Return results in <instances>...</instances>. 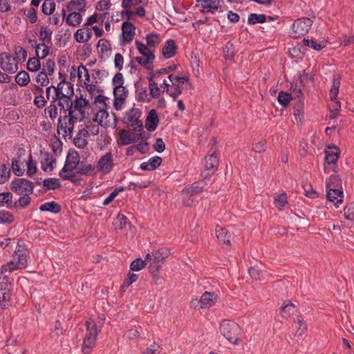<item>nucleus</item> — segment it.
<instances>
[{"mask_svg":"<svg viewBox=\"0 0 354 354\" xmlns=\"http://www.w3.org/2000/svg\"><path fill=\"white\" fill-rule=\"evenodd\" d=\"M68 115L60 116L58 118L57 132L59 135L62 134V137L66 138V136L72 138L75 122L77 118L73 115V102L68 103L67 106Z\"/></svg>","mask_w":354,"mask_h":354,"instance_id":"nucleus-1","label":"nucleus"},{"mask_svg":"<svg viewBox=\"0 0 354 354\" xmlns=\"http://www.w3.org/2000/svg\"><path fill=\"white\" fill-rule=\"evenodd\" d=\"M219 328L221 335L233 344H239L242 341L239 337L241 328L235 322L224 319L221 322Z\"/></svg>","mask_w":354,"mask_h":354,"instance_id":"nucleus-2","label":"nucleus"},{"mask_svg":"<svg viewBox=\"0 0 354 354\" xmlns=\"http://www.w3.org/2000/svg\"><path fill=\"white\" fill-rule=\"evenodd\" d=\"M85 326L86 333L83 340L82 351L84 354H90L91 350L95 346L97 337L100 332V329L97 328L96 323L91 319L86 321Z\"/></svg>","mask_w":354,"mask_h":354,"instance_id":"nucleus-3","label":"nucleus"},{"mask_svg":"<svg viewBox=\"0 0 354 354\" xmlns=\"http://www.w3.org/2000/svg\"><path fill=\"white\" fill-rule=\"evenodd\" d=\"M135 45L138 52L142 55V57H136L135 60L145 69L149 70L150 65L153 64L156 58L153 50L138 40L135 41Z\"/></svg>","mask_w":354,"mask_h":354,"instance_id":"nucleus-4","label":"nucleus"},{"mask_svg":"<svg viewBox=\"0 0 354 354\" xmlns=\"http://www.w3.org/2000/svg\"><path fill=\"white\" fill-rule=\"evenodd\" d=\"M52 87L55 90V96L52 97L53 102L64 98H66L64 101L67 104L71 102L70 99L74 95L73 84L64 79L57 86H52Z\"/></svg>","mask_w":354,"mask_h":354,"instance_id":"nucleus-5","label":"nucleus"},{"mask_svg":"<svg viewBox=\"0 0 354 354\" xmlns=\"http://www.w3.org/2000/svg\"><path fill=\"white\" fill-rule=\"evenodd\" d=\"M10 189L17 195L31 194L34 185L26 178H15L10 183Z\"/></svg>","mask_w":354,"mask_h":354,"instance_id":"nucleus-6","label":"nucleus"},{"mask_svg":"<svg viewBox=\"0 0 354 354\" xmlns=\"http://www.w3.org/2000/svg\"><path fill=\"white\" fill-rule=\"evenodd\" d=\"M313 22V19L308 17H302L296 19L292 26V37L298 38L306 35L309 31Z\"/></svg>","mask_w":354,"mask_h":354,"instance_id":"nucleus-7","label":"nucleus"},{"mask_svg":"<svg viewBox=\"0 0 354 354\" xmlns=\"http://www.w3.org/2000/svg\"><path fill=\"white\" fill-rule=\"evenodd\" d=\"M141 111L138 109H131L127 111L124 115V120L128 123L135 131H140L142 129L143 125L140 118Z\"/></svg>","mask_w":354,"mask_h":354,"instance_id":"nucleus-8","label":"nucleus"},{"mask_svg":"<svg viewBox=\"0 0 354 354\" xmlns=\"http://www.w3.org/2000/svg\"><path fill=\"white\" fill-rule=\"evenodd\" d=\"M0 66L9 73H15L18 70V63L11 55L7 53H0Z\"/></svg>","mask_w":354,"mask_h":354,"instance_id":"nucleus-9","label":"nucleus"},{"mask_svg":"<svg viewBox=\"0 0 354 354\" xmlns=\"http://www.w3.org/2000/svg\"><path fill=\"white\" fill-rule=\"evenodd\" d=\"M205 160V170L201 173V176L206 179L214 174L218 167L219 160L215 153L206 156Z\"/></svg>","mask_w":354,"mask_h":354,"instance_id":"nucleus-10","label":"nucleus"},{"mask_svg":"<svg viewBox=\"0 0 354 354\" xmlns=\"http://www.w3.org/2000/svg\"><path fill=\"white\" fill-rule=\"evenodd\" d=\"M114 167L113 155L111 152H107L102 156L97 162V171L103 174H109Z\"/></svg>","mask_w":354,"mask_h":354,"instance_id":"nucleus-11","label":"nucleus"},{"mask_svg":"<svg viewBox=\"0 0 354 354\" xmlns=\"http://www.w3.org/2000/svg\"><path fill=\"white\" fill-rule=\"evenodd\" d=\"M339 156V150L337 147H328V149L325 151V162L327 164V165H324V171L326 173L330 172V169L328 166L331 165L332 167L335 166Z\"/></svg>","mask_w":354,"mask_h":354,"instance_id":"nucleus-12","label":"nucleus"},{"mask_svg":"<svg viewBox=\"0 0 354 354\" xmlns=\"http://www.w3.org/2000/svg\"><path fill=\"white\" fill-rule=\"evenodd\" d=\"M197 2L201 3V12L202 13H215V12L223 3V0H196Z\"/></svg>","mask_w":354,"mask_h":354,"instance_id":"nucleus-13","label":"nucleus"},{"mask_svg":"<svg viewBox=\"0 0 354 354\" xmlns=\"http://www.w3.org/2000/svg\"><path fill=\"white\" fill-rule=\"evenodd\" d=\"M204 185H200L198 183H194L192 185L185 187L183 189V203L186 206H190L192 202L189 200L186 201V198H190L194 195L198 194L203 190Z\"/></svg>","mask_w":354,"mask_h":354,"instance_id":"nucleus-14","label":"nucleus"},{"mask_svg":"<svg viewBox=\"0 0 354 354\" xmlns=\"http://www.w3.org/2000/svg\"><path fill=\"white\" fill-rule=\"evenodd\" d=\"M78 166L75 162H70L69 158H66L64 167L59 171V176L63 180H72L73 176H68L67 174L76 171Z\"/></svg>","mask_w":354,"mask_h":354,"instance_id":"nucleus-15","label":"nucleus"},{"mask_svg":"<svg viewBox=\"0 0 354 354\" xmlns=\"http://www.w3.org/2000/svg\"><path fill=\"white\" fill-rule=\"evenodd\" d=\"M122 32L124 41L130 42L136 35V26L130 21H124L122 24Z\"/></svg>","mask_w":354,"mask_h":354,"instance_id":"nucleus-16","label":"nucleus"},{"mask_svg":"<svg viewBox=\"0 0 354 354\" xmlns=\"http://www.w3.org/2000/svg\"><path fill=\"white\" fill-rule=\"evenodd\" d=\"M159 123V118L155 109H151L145 120V128L149 131H153L156 129Z\"/></svg>","mask_w":354,"mask_h":354,"instance_id":"nucleus-17","label":"nucleus"},{"mask_svg":"<svg viewBox=\"0 0 354 354\" xmlns=\"http://www.w3.org/2000/svg\"><path fill=\"white\" fill-rule=\"evenodd\" d=\"M327 198L331 202H335V205L338 207V203H342L343 201V192L339 188H326Z\"/></svg>","mask_w":354,"mask_h":354,"instance_id":"nucleus-18","label":"nucleus"},{"mask_svg":"<svg viewBox=\"0 0 354 354\" xmlns=\"http://www.w3.org/2000/svg\"><path fill=\"white\" fill-rule=\"evenodd\" d=\"M176 50L177 46L175 41L174 39H169L165 43L162 48V54L165 58L169 59L176 55Z\"/></svg>","mask_w":354,"mask_h":354,"instance_id":"nucleus-19","label":"nucleus"},{"mask_svg":"<svg viewBox=\"0 0 354 354\" xmlns=\"http://www.w3.org/2000/svg\"><path fill=\"white\" fill-rule=\"evenodd\" d=\"M170 254V251L167 248H162L155 251L151 257V264H158L161 263L164 259L167 258Z\"/></svg>","mask_w":354,"mask_h":354,"instance_id":"nucleus-20","label":"nucleus"},{"mask_svg":"<svg viewBox=\"0 0 354 354\" xmlns=\"http://www.w3.org/2000/svg\"><path fill=\"white\" fill-rule=\"evenodd\" d=\"M162 162V158L160 156H154L149 159L148 161L141 163L140 168L143 171H152L157 169Z\"/></svg>","mask_w":354,"mask_h":354,"instance_id":"nucleus-21","label":"nucleus"},{"mask_svg":"<svg viewBox=\"0 0 354 354\" xmlns=\"http://www.w3.org/2000/svg\"><path fill=\"white\" fill-rule=\"evenodd\" d=\"M142 133H130L128 134L125 130L120 132V137L123 141L124 144L127 145L131 143H134L140 139H143Z\"/></svg>","mask_w":354,"mask_h":354,"instance_id":"nucleus-22","label":"nucleus"},{"mask_svg":"<svg viewBox=\"0 0 354 354\" xmlns=\"http://www.w3.org/2000/svg\"><path fill=\"white\" fill-rule=\"evenodd\" d=\"M216 295L214 292H205L201 297V308L214 305Z\"/></svg>","mask_w":354,"mask_h":354,"instance_id":"nucleus-23","label":"nucleus"},{"mask_svg":"<svg viewBox=\"0 0 354 354\" xmlns=\"http://www.w3.org/2000/svg\"><path fill=\"white\" fill-rule=\"evenodd\" d=\"M136 86V97L139 102H150L151 96L150 93L149 94L147 92V89L146 87H141L138 85V83L136 82L135 84Z\"/></svg>","mask_w":354,"mask_h":354,"instance_id":"nucleus-24","label":"nucleus"},{"mask_svg":"<svg viewBox=\"0 0 354 354\" xmlns=\"http://www.w3.org/2000/svg\"><path fill=\"white\" fill-rule=\"evenodd\" d=\"M61 206L55 201L46 202L39 207L41 212H49L53 214H58L61 212Z\"/></svg>","mask_w":354,"mask_h":354,"instance_id":"nucleus-25","label":"nucleus"},{"mask_svg":"<svg viewBox=\"0 0 354 354\" xmlns=\"http://www.w3.org/2000/svg\"><path fill=\"white\" fill-rule=\"evenodd\" d=\"M30 194H24L20 195L21 196L19 198V199L13 202L12 201V209H25L27 207L30 202H31V198L30 197Z\"/></svg>","mask_w":354,"mask_h":354,"instance_id":"nucleus-26","label":"nucleus"},{"mask_svg":"<svg viewBox=\"0 0 354 354\" xmlns=\"http://www.w3.org/2000/svg\"><path fill=\"white\" fill-rule=\"evenodd\" d=\"M216 234L221 243L224 245L230 244L231 234L227 231V230L217 227L216 228Z\"/></svg>","mask_w":354,"mask_h":354,"instance_id":"nucleus-27","label":"nucleus"},{"mask_svg":"<svg viewBox=\"0 0 354 354\" xmlns=\"http://www.w3.org/2000/svg\"><path fill=\"white\" fill-rule=\"evenodd\" d=\"M152 74H149V88L150 91V96L152 98H157L160 94V90L158 86V84L153 80L156 78Z\"/></svg>","mask_w":354,"mask_h":354,"instance_id":"nucleus-28","label":"nucleus"},{"mask_svg":"<svg viewBox=\"0 0 354 354\" xmlns=\"http://www.w3.org/2000/svg\"><path fill=\"white\" fill-rule=\"evenodd\" d=\"M82 135L84 136H86L88 135V131L85 129L80 130L73 140L74 145L80 149H83L88 145V141L86 138H82Z\"/></svg>","mask_w":354,"mask_h":354,"instance_id":"nucleus-29","label":"nucleus"},{"mask_svg":"<svg viewBox=\"0 0 354 354\" xmlns=\"http://www.w3.org/2000/svg\"><path fill=\"white\" fill-rule=\"evenodd\" d=\"M145 39L147 42L145 45L151 49H155L160 43V35L157 33L151 32L147 34Z\"/></svg>","mask_w":354,"mask_h":354,"instance_id":"nucleus-30","label":"nucleus"},{"mask_svg":"<svg viewBox=\"0 0 354 354\" xmlns=\"http://www.w3.org/2000/svg\"><path fill=\"white\" fill-rule=\"evenodd\" d=\"M66 8L68 11L77 8L78 12H84L86 10V1L85 0H72L68 3Z\"/></svg>","mask_w":354,"mask_h":354,"instance_id":"nucleus-31","label":"nucleus"},{"mask_svg":"<svg viewBox=\"0 0 354 354\" xmlns=\"http://www.w3.org/2000/svg\"><path fill=\"white\" fill-rule=\"evenodd\" d=\"M82 20L81 12H72L66 18V22L67 24L72 26H78Z\"/></svg>","mask_w":354,"mask_h":354,"instance_id":"nucleus-32","label":"nucleus"},{"mask_svg":"<svg viewBox=\"0 0 354 354\" xmlns=\"http://www.w3.org/2000/svg\"><path fill=\"white\" fill-rule=\"evenodd\" d=\"M46 190H54L61 187L59 180L55 178H48L42 181Z\"/></svg>","mask_w":354,"mask_h":354,"instance_id":"nucleus-33","label":"nucleus"},{"mask_svg":"<svg viewBox=\"0 0 354 354\" xmlns=\"http://www.w3.org/2000/svg\"><path fill=\"white\" fill-rule=\"evenodd\" d=\"M304 44L306 46H308L309 48H313V50H315L317 51H320L323 48H324L326 46V42L325 41H322L319 43H317L316 41L313 39H303Z\"/></svg>","mask_w":354,"mask_h":354,"instance_id":"nucleus-34","label":"nucleus"},{"mask_svg":"<svg viewBox=\"0 0 354 354\" xmlns=\"http://www.w3.org/2000/svg\"><path fill=\"white\" fill-rule=\"evenodd\" d=\"M113 95L114 98L118 100L121 104H124L127 97L128 90L123 86L113 88Z\"/></svg>","mask_w":354,"mask_h":354,"instance_id":"nucleus-35","label":"nucleus"},{"mask_svg":"<svg viewBox=\"0 0 354 354\" xmlns=\"http://www.w3.org/2000/svg\"><path fill=\"white\" fill-rule=\"evenodd\" d=\"M53 31L47 27L41 26L39 31V39L42 41L41 43H50L52 39Z\"/></svg>","mask_w":354,"mask_h":354,"instance_id":"nucleus-36","label":"nucleus"},{"mask_svg":"<svg viewBox=\"0 0 354 354\" xmlns=\"http://www.w3.org/2000/svg\"><path fill=\"white\" fill-rule=\"evenodd\" d=\"M30 75L25 71H20L15 77L17 84L21 86H25L30 82Z\"/></svg>","mask_w":354,"mask_h":354,"instance_id":"nucleus-37","label":"nucleus"},{"mask_svg":"<svg viewBox=\"0 0 354 354\" xmlns=\"http://www.w3.org/2000/svg\"><path fill=\"white\" fill-rule=\"evenodd\" d=\"M342 180L338 175H331L326 180V188H339L341 187Z\"/></svg>","mask_w":354,"mask_h":354,"instance_id":"nucleus-38","label":"nucleus"},{"mask_svg":"<svg viewBox=\"0 0 354 354\" xmlns=\"http://www.w3.org/2000/svg\"><path fill=\"white\" fill-rule=\"evenodd\" d=\"M138 276L136 274L129 272L127 277L123 281L122 284L120 286V290L122 292H125L126 290L134 282L137 281Z\"/></svg>","mask_w":354,"mask_h":354,"instance_id":"nucleus-39","label":"nucleus"},{"mask_svg":"<svg viewBox=\"0 0 354 354\" xmlns=\"http://www.w3.org/2000/svg\"><path fill=\"white\" fill-rule=\"evenodd\" d=\"M172 86H181L185 82L188 81L187 76H178L174 74H170L168 77Z\"/></svg>","mask_w":354,"mask_h":354,"instance_id":"nucleus-40","label":"nucleus"},{"mask_svg":"<svg viewBox=\"0 0 354 354\" xmlns=\"http://www.w3.org/2000/svg\"><path fill=\"white\" fill-rule=\"evenodd\" d=\"M6 205L8 208L12 209V194L9 192L0 193V205Z\"/></svg>","mask_w":354,"mask_h":354,"instance_id":"nucleus-41","label":"nucleus"},{"mask_svg":"<svg viewBox=\"0 0 354 354\" xmlns=\"http://www.w3.org/2000/svg\"><path fill=\"white\" fill-rule=\"evenodd\" d=\"M36 55L39 59H44L49 54V49L44 43H39L35 46Z\"/></svg>","mask_w":354,"mask_h":354,"instance_id":"nucleus-42","label":"nucleus"},{"mask_svg":"<svg viewBox=\"0 0 354 354\" xmlns=\"http://www.w3.org/2000/svg\"><path fill=\"white\" fill-rule=\"evenodd\" d=\"M295 305L289 301L287 304L281 307L280 313L283 317L287 319L295 313Z\"/></svg>","mask_w":354,"mask_h":354,"instance_id":"nucleus-43","label":"nucleus"},{"mask_svg":"<svg viewBox=\"0 0 354 354\" xmlns=\"http://www.w3.org/2000/svg\"><path fill=\"white\" fill-rule=\"evenodd\" d=\"M248 272L251 278L254 280H261L264 278V272L259 269V267H248Z\"/></svg>","mask_w":354,"mask_h":354,"instance_id":"nucleus-44","label":"nucleus"},{"mask_svg":"<svg viewBox=\"0 0 354 354\" xmlns=\"http://www.w3.org/2000/svg\"><path fill=\"white\" fill-rule=\"evenodd\" d=\"M55 10V3L53 0H45L41 6V11L44 15H50Z\"/></svg>","mask_w":354,"mask_h":354,"instance_id":"nucleus-45","label":"nucleus"},{"mask_svg":"<svg viewBox=\"0 0 354 354\" xmlns=\"http://www.w3.org/2000/svg\"><path fill=\"white\" fill-rule=\"evenodd\" d=\"M292 99L291 94L285 91H280L277 97L279 103L283 107H286Z\"/></svg>","mask_w":354,"mask_h":354,"instance_id":"nucleus-46","label":"nucleus"},{"mask_svg":"<svg viewBox=\"0 0 354 354\" xmlns=\"http://www.w3.org/2000/svg\"><path fill=\"white\" fill-rule=\"evenodd\" d=\"M11 293L9 289L6 288H1L0 290V303L2 309H5L6 308V304H5L7 301H9L10 299Z\"/></svg>","mask_w":354,"mask_h":354,"instance_id":"nucleus-47","label":"nucleus"},{"mask_svg":"<svg viewBox=\"0 0 354 354\" xmlns=\"http://www.w3.org/2000/svg\"><path fill=\"white\" fill-rule=\"evenodd\" d=\"M287 203V194L286 193H282L279 195H277L274 198V205L279 210L283 209Z\"/></svg>","mask_w":354,"mask_h":354,"instance_id":"nucleus-48","label":"nucleus"},{"mask_svg":"<svg viewBox=\"0 0 354 354\" xmlns=\"http://www.w3.org/2000/svg\"><path fill=\"white\" fill-rule=\"evenodd\" d=\"M15 221V217L12 213L6 210L0 211V223L10 224Z\"/></svg>","mask_w":354,"mask_h":354,"instance_id":"nucleus-49","label":"nucleus"},{"mask_svg":"<svg viewBox=\"0 0 354 354\" xmlns=\"http://www.w3.org/2000/svg\"><path fill=\"white\" fill-rule=\"evenodd\" d=\"M266 21V16L263 14L252 13L249 15L248 23L249 24H255L257 23H264Z\"/></svg>","mask_w":354,"mask_h":354,"instance_id":"nucleus-50","label":"nucleus"},{"mask_svg":"<svg viewBox=\"0 0 354 354\" xmlns=\"http://www.w3.org/2000/svg\"><path fill=\"white\" fill-rule=\"evenodd\" d=\"M340 86L339 78H334L333 85L330 91V97L331 101L337 100V97L339 93V88Z\"/></svg>","mask_w":354,"mask_h":354,"instance_id":"nucleus-51","label":"nucleus"},{"mask_svg":"<svg viewBox=\"0 0 354 354\" xmlns=\"http://www.w3.org/2000/svg\"><path fill=\"white\" fill-rule=\"evenodd\" d=\"M40 59L38 57L30 58L27 63V69L30 72H36L41 67Z\"/></svg>","mask_w":354,"mask_h":354,"instance_id":"nucleus-52","label":"nucleus"},{"mask_svg":"<svg viewBox=\"0 0 354 354\" xmlns=\"http://www.w3.org/2000/svg\"><path fill=\"white\" fill-rule=\"evenodd\" d=\"M79 165L77 170L75 171V174L79 175H86L90 171H93L94 170V167H93L91 164L87 162H82Z\"/></svg>","mask_w":354,"mask_h":354,"instance_id":"nucleus-53","label":"nucleus"},{"mask_svg":"<svg viewBox=\"0 0 354 354\" xmlns=\"http://www.w3.org/2000/svg\"><path fill=\"white\" fill-rule=\"evenodd\" d=\"M114 225L115 227H119L120 229H124L127 226L131 225L130 223L128 221L127 218L123 214H118L115 222Z\"/></svg>","mask_w":354,"mask_h":354,"instance_id":"nucleus-54","label":"nucleus"},{"mask_svg":"<svg viewBox=\"0 0 354 354\" xmlns=\"http://www.w3.org/2000/svg\"><path fill=\"white\" fill-rule=\"evenodd\" d=\"M125 190V187L120 186L116 187L110 194L103 201L104 205H108L110 203H111L114 198L120 193Z\"/></svg>","mask_w":354,"mask_h":354,"instance_id":"nucleus-55","label":"nucleus"},{"mask_svg":"<svg viewBox=\"0 0 354 354\" xmlns=\"http://www.w3.org/2000/svg\"><path fill=\"white\" fill-rule=\"evenodd\" d=\"M15 53L16 55L15 59H17L19 62H24L27 58V51L21 46L15 47Z\"/></svg>","mask_w":354,"mask_h":354,"instance_id":"nucleus-56","label":"nucleus"},{"mask_svg":"<svg viewBox=\"0 0 354 354\" xmlns=\"http://www.w3.org/2000/svg\"><path fill=\"white\" fill-rule=\"evenodd\" d=\"M10 169L6 165L0 167V184L6 183L10 178Z\"/></svg>","mask_w":354,"mask_h":354,"instance_id":"nucleus-57","label":"nucleus"},{"mask_svg":"<svg viewBox=\"0 0 354 354\" xmlns=\"http://www.w3.org/2000/svg\"><path fill=\"white\" fill-rule=\"evenodd\" d=\"M46 164L42 162L41 168L44 171H47L48 169L50 171H52L54 169V165L55 164L56 160L53 158L52 156H49L47 155V157L45 158Z\"/></svg>","mask_w":354,"mask_h":354,"instance_id":"nucleus-58","label":"nucleus"},{"mask_svg":"<svg viewBox=\"0 0 354 354\" xmlns=\"http://www.w3.org/2000/svg\"><path fill=\"white\" fill-rule=\"evenodd\" d=\"M46 164L42 162L41 168L44 171H47L48 169L50 171H52L54 169V165L55 164L56 160L53 158L52 156H49L47 155V157L45 158Z\"/></svg>","mask_w":354,"mask_h":354,"instance_id":"nucleus-59","label":"nucleus"},{"mask_svg":"<svg viewBox=\"0 0 354 354\" xmlns=\"http://www.w3.org/2000/svg\"><path fill=\"white\" fill-rule=\"evenodd\" d=\"M55 62L52 59H47L43 65L41 72H44L46 75L51 76L54 73Z\"/></svg>","mask_w":354,"mask_h":354,"instance_id":"nucleus-60","label":"nucleus"},{"mask_svg":"<svg viewBox=\"0 0 354 354\" xmlns=\"http://www.w3.org/2000/svg\"><path fill=\"white\" fill-rule=\"evenodd\" d=\"M55 102H53L51 100L50 104L45 109V112L48 114V116L51 120L55 119L58 115L57 106L55 104Z\"/></svg>","mask_w":354,"mask_h":354,"instance_id":"nucleus-61","label":"nucleus"},{"mask_svg":"<svg viewBox=\"0 0 354 354\" xmlns=\"http://www.w3.org/2000/svg\"><path fill=\"white\" fill-rule=\"evenodd\" d=\"M344 216L346 220H354V203L348 204L344 209Z\"/></svg>","mask_w":354,"mask_h":354,"instance_id":"nucleus-62","label":"nucleus"},{"mask_svg":"<svg viewBox=\"0 0 354 354\" xmlns=\"http://www.w3.org/2000/svg\"><path fill=\"white\" fill-rule=\"evenodd\" d=\"M35 81L41 86H46L49 84L48 75H46L44 72H39L35 77Z\"/></svg>","mask_w":354,"mask_h":354,"instance_id":"nucleus-63","label":"nucleus"},{"mask_svg":"<svg viewBox=\"0 0 354 354\" xmlns=\"http://www.w3.org/2000/svg\"><path fill=\"white\" fill-rule=\"evenodd\" d=\"M37 172L36 162L32 161V155L29 156V159L27 162V174L29 176H32Z\"/></svg>","mask_w":354,"mask_h":354,"instance_id":"nucleus-64","label":"nucleus"}]
</instances>
